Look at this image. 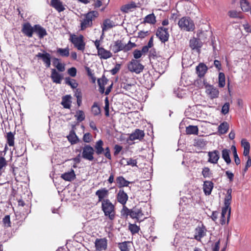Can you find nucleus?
Wrapping results in <instances>:
<instances>
[{"instance_id": "nucleus-1", "label": "nucleus", "mask_w": 251, "mask_h": 251, "mask_svg": "<svg viewBox=\"0 0 251 251\" xmlns=\"http://www.w3.org/2000/svg\"><path fill=\"white\" fill-rule=\"evenodd\" d=\"M99 13L97 11H90L81 16L80 20V28L84 30L88 27H91L93 25V22L98 17Z\"/></svg>"}, {"instance_id": "nucleus-2", "label": "nucleus", "mask_w": 251, "mask_h": 251, "mask_svg": "<svg viewBox=\"0 0 251 251\" xmlns=\"http://www.w3.org/2000/svg\"><path fill=\"white\" fill-rule=\"evenodd\" d=\"M136 44L132 43L129 41L127 44H125L121 40H117L111 44L110 48L112 50L114 53H118L120 51L127 52L131 50L133 48L136 47Z\"/></svg>"}, {"instance_id": "nucleus-3", "label": "nucleus", "mask_w": 251, "mask_h": 251, "mask_svg": "<svg viewBox=\"0 0 251 251\" xmlns=\"http://www.w3.org/2000/svg\"><path fill=\"white\" fill-rule=\"evenodd\" d=\"M101 209L104 213V216L108 219L113 221L116 217V208L110 200L106 199L102 201L101 206Z\"/></svg>"}, {"instance_id": "nucleus-4", "label": "nucleus", "mask_w": 251, "mask_h": 251, "mask_svg": "<svg viewBox=\"0 0 251 251\" xmlns=\"http://www.w3.org/2000/svg\"><path fill=\"white\" fill-rule=\"evenodd\" d=\"M104 143L102 140L100 139L97 141L94 146L95 153L97 155H100L102 153L105 157L109 160H111L112 157L110 153V148L108 147L103 148Z\"/></svg>"}, {"instance_id": "nucleus-5", "label": "nucleus", "mask_w": 251, "mask_h": 251, "mask_svg": "<svg viewBox=\"0 0 251 251\" xmlns=\"http://www.w3.org/2000/svg\"><path fill=\"white\" fill-rule=\"evenodd\" d=\"M84 39V37L81 34L77 36L74 34H71L69 38V41L74 45V47L82 51L84 50L86 45Z\"/></svg>"}, {"instance_id": "nucleus-6", "label": "nucleus", "mask_w": 251, "mask_h": 251, "mask_svg": "<svg viewBox=\"0 0 251 251\" xmlns=\"http://www.w3.org/2000/svg\"><path fill=\"white\" fill-rule=\"evenodd\" d=\"M179 28L186 31H193L195 29L193 21L188 17H183L178 22Z\"/></svg>"}, {"instance_id": "nucleus-7", "label": "nucleus", "mask_w": 251, "mask_h": 251, "mask_svg": "<svg viewBox=\"0 0 251 251\" xmlns=\"http://www.w3.org/2000/svg\"><path fill=\"white\" fill-rule=\"evenodd\" d=\"M82 157L92 161L94 159L95 150L90 145L85 144L82 149Z\"/></svg>"}, {"instance_id": "nucleus-8", "label": "nucleus", "mask_w": 251, "mask_h": 251, "mask_svg": "<svg viewBox=\"0 0 251 251\" xmlns=\"http://www.w3.org/2000/svg\"><path fill=\"white\" fill-rule=\"evenodd\" d=\"M127 68L130 72L138 74L143 71L144 66L140 63V61L132 59L128 64Z\"/></svg>"}, {"instance_id": "nucleus-9", "label": "nucleus", "mask_w": 251, "mask_h": 251, "mask_svg": "<svg viewBox=\"0 0 251 251\" xmlns=\"http://www.w3.org/2000/svg\"><path fill=\"white\" fill-rule=\"evenodd\" d=\"M204 84L205 93L209 98L213 100L219 97L220 92L218 88L214 87L213 85L207 83H204Z\"/></svg>"}, {"instance_id": "nucleus-10", "label": "nucleus", "mask_w": 251, "mask_h": 251, "mask_svg": "<svg viewBox=\"0 0 251 251\" xmlns=\"http://www.w3.org/2000/svg\"><path fill=\"white\" fill-rule=\"evenodd\" d=\"M156 36L162 42L165 43L168 41L170 36L168 28L164 27H158L156 32Z\"/></svg>"}, {"instance_id": "nucleus-11", "label": "nucleus", "mask_w": 251, "mask_h": 251, "mask_svg": "<svg viewBox=\"0 0 251 251\" xmlns=\"http://www.w3.org/2000/svg\"><path fill=\"white\" fill-rule=\"evenodd\" d=\"M130 217L133 219H135L136 222L139 223H140L146 218L144 217V214L141 208L139 209L136 208L132 209Z\"/></svg>"}, {"instance_id": "nucleus-12", "label": "nucleus", "mask_w": 251, "mask_h": 251, "mask_svg": "<svg viewBox=\"0 0 251 251\" xmlns=\"http://www.w3.org/2000/svg\"><path fill=\"white\" fill-rule=\"evenodd\" d=\"M231 213L230 208H226L225 210V207H223L222 209L221 217L220 220V223L221 225H224L226 224H228L230 219V216Z\"/></svg>"}, {"instance_id": "nucleus-13", "label": "nucleus", "mask_w": 251, "mask_h": 251, "mask_svg": "<svg viewBox=\"0 0 251 251\" xmlns=\"http://www.w3.org/2000/svg\"><path fill=\"white\" fill-rule=\"evenodd\" d=\"M202 43L200 39L193 37L189 41V46L193 50H196L200 53L201 49L202 46Z\"/></svg>"}, {"instance_id": "nucleus-14", "label": "nucleus", "mask_w": 251, "mask_h": 251, "mask_svg": "<svg viewBox=\"0 0 251 251\" xmlns=\"http://www.w3.org/2000/svg\"><path fill=\"white\" fill-rule=\"evenodd\" d=\"M206 228L203 225H202L201 226L196 227L195 229L194 239L198 241H201V239L206 236Z\"/></svg>"}, {"instance_id": "nucleus-15", "label": "nucleus", "mask_w": 251, "mask_h": 251, "mask_svg": "<svg viewBox=\"0 0 251 251\" xmlns=\"http://www.w3.org/2000/svg\"><path fill=\"white\" fill-rule=\"evenodd\" d=\"M21 31L27 37H32L34 33V26L32 27L29 22H26L23 25Z\"/></svg>"}, {"instance_id": "nucleus-16", "label": "nucleus", "mask_w": 251, "mask_h": 251, "mask_svg": "<svg viewBox=\"0 0 251 251\" xmlns=\"http://www.w3.org/2000/svg\"><path fill=\"white\" fill-rule=\"evenodd\" d=\"M116 200L118 202L123 205H126L128 199L127 194L123 189H120L116 195Z\"/></svg>"}, {"instance_id": "nucleus-17", "label": "nucleus", "mask_w": 251, "mask_h": 251, "mask_svg": "<svg viewBox=\"0 0 251 251\" xmlns=\"http://www.w3.org/2000/svg\"><path fill=\"white\" fill-rule=\"evenodd\" d=\"M95 195L98 198V201L102 203L103 201L107 199L106 198L109 195V191L106 188H102L98 190L96 192Z\"/></svg>"}, {"instance_id": "nucleus-18", "label": "nucleus", "mask_w": 251, "mask_h": 251, "mask_svg": "<svg viewBox=\"0 0 251 251\" xmlns=\"http://www.w3.org/2000/svg\"><path fill=\"white\" fill-rule=\"evenodd\" d=\"M95 244L97 251L105 250L107 247V240L105 238H97L95 241Z\"/></svg>"}, {"instance_id": "nucleus-19", "label": "nucleus", "mask_w": 251, "mask_h": 251, "mask_svg": "<svg viewBox=\"0 0 251 251\" xmlns=\"http://www.w3.org/2000/svg\"><path fill=\"white\" fill-rule=\"evenodd\" d=\"M209 157L208 161L212 164L217 163L220 158V152L218 150H214L208 152Z\"/></svg>"}, {"instance_id": "nucleus-20", "label": "nucleus", "mask_w": 251, "mask_h": 251, "mask_svg": "<svg viewBox=\"0 0 251 251\" xmlns=\"http://www.w3.org/2000/svg\"><path fill=\"white\" fill-rule=\"evenodd\" d=\"M51 79L53 82L56 84H61L63 79V75L59 74L55 69L51 70Z\"/></svg>"}, {"instance_id": "nucleus-21", "label": "nucleus", "mask_w": 251, "mask_h": 251, "mask_svg": "<svg viewBox=\"0 0 251 251\" xmlns=\"http://www.w3.org/2000/svg\"><path fill=\"white\" fill-rule=\"evenodd\" d=\"M36 56L38 58H41L43 62L45 64L47 68H49L50 66V53L46 52L45 53H42L39 52L36 55Z\"/></svg>"}, {"instance_id": "nucleus-22", "label": "nucleus", "mask_w": 251, "mask_h": 251, "mask_svg": "<svg viewBox=\"0 0 251 251\" xmlns=\"http://www.w3.org/2000/svg\"><path fill=\"white\" fill-rule=\"evenodd\" d=\"M145 136V133L143 130L139 129H136L134 132L129 135V139L131 141H134L137 139L141 140Z\"/></svg>"}, {"instance_id": "nucleus-23", "label": "nucleus", "mask_w": 251, "mask_h": 251, "mask_svg": "<svg viewBox=\"0 0 251 251\" xmlns=\"http://www.w3.org/2000/svg\"><path fill=\"white\" fill-rule=\"evenodd\" d=\"M97 52L98 55L101 59H107L112 56V53L111 51L105 49L103 47L100 49Z\"/></svg>"}, {"instance_id": "nucleus-24", "label": "nucleus", "mask_w": 251, "mask_h": 251, "mask_svg": "<svg viewBox=\"0 0 251 251\" xmlns=\"http://www.w3.org/2000/svg\"><path fill=\"white\" fill-rule=\"evenodd\" d=\"M232 189L229 188L226 191V194L225 196V197L224 198V207H225V210L226 208H230V204L231 203V200H232Z\"/></svg>"}, {"instance_id": "nucleus-25", "label": "nucleus", "mask_w": 251, "mask_h": 251, "mask_svg": "<svg viewBox=\"0 0 251 251\" xmlns=\"http://www.w3.org/2000/svg\"><path fill=\"white\" fill-rule=\"evenodd\" d=\"M34 32L37 34L40 39L44 38L47 35V32L45 28L41 26L40 25H34Z\"/></svg>"}, {"instance_id": "nucleus-26", "label": "nucleus", "mask_w": 251, "mask_h": 251, "mask_svg": "<svg viewBox=\"0 0 251 251\" xmlns=\"http://www.w3.org/2000/svg\"><path fill=\"white\" fill-rule=\"evenodd\" d=\"M214 187V183L211 181L206 180L203 182V190L205 195H210Z\"/></svg>"}, {"instance_id": "nucleus-27", "label": "nucleus", "mask_w": 251, "mask_h": 251, "mask_svg": "<svg viewBox=\"0 0 251 251\" xmlns=\"http://www.w3.org/2000/svg\"><path fill=\"white\" fill-rule=\"evenodd\" d=\"M196 73L198 76L200 78L204 76L207 71V67L203 63H201L196 67Z\"/></svg>"}, {"instance_id": "nucleus-28", "label": "nucleus", "mask_w": 251, "mask_h": 251, "mask_svg": "<svg viewBox=\"0 0 251 251\" xmlns=\"http://www.w3.org/2000/svg\"><path fill=\"white\" fill-rule=\"evenodd\" d=\"M50 5L59 12L65 10V8L60 0H51Z\"/></svg>"}, {"instance_id": "nucleus-29", "label": "nucleus", "mask_w": 251, "mask_h": 251, "mask_svg": "<svg viewBox=\"0 0 251 251\" xmlns=\"http://www.w3.org/2000/svg\"><path fill=\"white\" fill-rule=\"evenodd\" d=\"M116 182L119 188L127 187L131 182L126 180L123 176H119L116 179Z\"/></svg>"}, {"instance_id": "nucleus-30", "label": "nucleus", "mask_w": 251, "mask_h": 251, "mask_svg": "<svg viewBox=\"0 0 251 251\" xmlns=\"http://www.w3.org/2000/svg\"><path fill=\"white\" fill-rule=\"evenodd\" d=\"M61 177L66 181H71L75 178V175L74 170L71 169V171L62 174Z\"/></svg>"}, {"instance_id": "nucleus-31", "label": "nucleus", "mask_w": 251, "mask_h": 251, "mask_svg": "<svg viewBox=\"0 0 251 251\" xmlns=\"http://www.w3.org/2000/svg\"><path fill=\"white\" fill-rule=\"evenodd\" d=\"M115 26V25L113 21L109 19H105L103 21L102 25H101L102 31L104 32Z\"/></svg>"}, {"instance_id": "nucleus-32", "label": "nucleus", "mask_w": 251, "mask_h": 251, "mask_svg": "<svg viewBox=\"0 0 251 251\" xmlns=\"http://www.w3.org/2000/svg\"><path fill=\"white\" fill-rule=\"evenodd\" d=\"M241 146L244 148L243 155L245 156H248L250 151V144L246 139L241 140Z\"/></svg>"}, {"instance_id": "nucleus-33", "label": "nucleus", "mask_w": 251, "mask_h": 251, "mask_svg": "<svg viewBox=\"0 0 251 251\" xmlns=\"http://www.w3.org/2000/svg\"><path fill=\"white\" fill-rule=\"evenodd\" d=\"M136 7V3L134 1H131L129 3L126 4L121 6V10L124 13H127L129 11H131L132 9L135 8Z\"/></svg>"}, {"instance_id": "nucleus-34", "label": "nucleus", "mask_w": 251, "mask_h": 251, "mask_svg": "<svg viewBox=\"0 0 251 251\" xmlns=\"http://www.w3.org/2000/svg\"><path fill=\"white\" fill-rule=\"evenodd\" d=\"M56 53L57 55L62 57H67L70 55V50L69 48H57Z\"/></svg>"}, {"instance_id": "nucleus-35", "label": "nucleus", "mask_w": 251, "mask_h": 251, "mask_svg": "<svg viewBox=\"0 0 251 251\" xmlns=\"http://www.w3.org/2000/svg\"><path fill=\"white\" fill-rule=\"evenodd\" d=\"M229 129V125L226 122L221 123L218 127V131L220 134L226 133Z\"/></svg>"}, {"instance_id": "nucleus-36", "label": "nucleus", "mask_w": 251, "mask_h": 251, "mask_svg": "<svg viewBox=\"0 0 251 251\" xmlns=\"http://www.w3.org/2000/svg\"><path fill=\"white\" fill-rule=\"evenodd\" d=\"M71 97L70 95H66L62 98L61 104L65 108L70 109L71 107Z\"/></svg>"}, {"instance_id": "nucleus-37", "label": "nucleus", "mask_w": 251, "mask_h": 251, "mask_svg": "<svg viewBox=\"0 0 251 251\" xmlns=\"http://www.w3.org/2000/svg\"><path fill=\"white\" fill-rule=\"evenodd\" d=\"M240 7L243 12H249L251 10V5L248 0H243L240 3Z\"/></svg>"}, {"instance_id": "nucleus-38", "label": "nucleus", "mask_w": 251, "mask_h": 251, "mask_svg": "<svg viewBox=\"0 0 251 251\" xmlns=\"http://www.w3.org/2000/svg\"><path fill=\"white\" fill-rule=\"evenodd\" d=\"M227 14L231 18H238L242 19L244 18V16L241 11H237L235 10H229Z\"/></svg>"}, {"instance_id": "nucleus-39", "label": "nucleus", "mask_w": 251, "mask_h": 251, "mask_svg": "<svg viewBox=\"0 0 251 251\" xmlns=\"http://www.w3.org/2000/svg\"><path fill=\"white\" fill-rule=\"evenodd\" d=\"M91 112L94 116L101 115V109L97 102H94L91 107Z\"/></svg>"}, {"instance_id": "nucleus-40", "label": "nucleus", "mask_w": 251, "mask_h": 251, "mask_svg": "<svg viewBox=\"0 0 251 251\" xmlns=\"http://www.w3.org/2000/svg\"><path fill=\"white\" fill-rule=\"evenodd\" d=\"M7 143L10 147L14 146L15 144V138H14V134L12 132H9L7 133L6 135L5 136Z\"/></svg>"}, {"instance_id": "nucleus-41", "label": "nucleus", "mask_w": 251, "mask_h": 251, "mask_svg": "<svg viewBox=\"0 0 251 251\" xmlns=\"http://www.w3.org/2000/svg\"><path fill=\"white\" fill-rule=\"evenodd\" d=\"M67 138L71 144H76L79 141L78 138L73 130L71 131L69 135L67 136Z\"/></svg>"}, {"instance_id": "nucleus-42", "label": "nucleus", "mask_w": 251, "mask_h": 251, "mask_svg": "<svg viewBox=\"0 0 251 251\" xmlns=\"http://www.w3.org/2000/svg\"><path fill=\"white\" fill-rule=\"evenodd\" d=\"M53 64L59 72H63L65 70V65L59 62V59L54 58L53 59Z\"/></svg>"}, {"instance_id": "nucleus-43", "label": "nucleus", "mask_w": 251, "mask_h": 251, "mask_svg": "<svg viewBox=\"0 0 251 251\" xmlns=\"http://www.w3.org/2000/svg\"><path fill=\"white\" fill-rule=\"evenodd\" d=\"M230 151L228 149H225L222 150V156L227 164L231 163V159L229 157Z\"/></svg>"}, {"instance_id": "nucleus-44", "label": "nucleus", "mask_w": 251, "mask_h": 251, "mask_svg": "<svg viewBox=\"0 0 251 251\" xmlns=\"http://www.w3.org/2000/svg\"><path fill=\"white\" fill-rule=\"evenodd\" d=\"M156 22V17L153 13L147 15L144 20V23H148L150 24H155Z\"/></svg>"}, {"instance_id": "nucleus-45", "label": "nucleus", "mask_w": 251, "mask_h": 251, "mask_svg": "<svg viewBox=\"0 0 251 251\" xmlns=\"http://www.w3.org/2000/svg\"><path fill=\"white\" fill-rule=\"evenodd\" d=\"M199 130L197 126H189L186 127V132L187 134H198Z\"/></svg>"}, {"instance_id": "nucleus-46", "label": "nucleus", "mask_w": 251, "mask_h": 251, "mask_svg": "<svg viewBox=\"0 0 251 251\" xmlns=\"http://www.w3.org/2000/svg\"><path fill=\"white\" fill-rule=\"evenodd\" d=\"M65 82L73 89L76 88L78 85V84L75 79L71 78L70 77L65 78Z\"/></svg>"}, {"instance_id": "nucleus-47", "label": "nucleus", "mask_w": 251, "mask_h": 251, "mask_svg": "<svg viewBox=\"0 0 251 251\" xmlns=\"http://www.w3.org/2000/svg\"><path fill=\"white\" fill-rule=\"evenodd\" d=\"M118 246L121 251H129L130 242L129 241L119 243Z\"/></svg>"}, {"instance_id": "nucleus-48", "label": "nucleus", "mask_w": 251, "mask_h": 251, "mask_svg": "<svg viewBox=\"0 0 251 251\" xmlns=\"http://www.w3.org/2000/svg\"><path fill=\"white\" fill-rule=\"evenodd\" d=\"M225 75L223 73H220L218 76V86L223 88L225 86Z\"/></svg>"}, {"instance_id": "nucleus-49", "label": "nucleus", "mask_w": 251, "mask_h": 251, "mask_svg": "<svg viewBox=\"0 0 251 251\" xmlns=\"http://www.w3.org/2000/svg\"><path fill=\"white\" fill-rule=\"evenodd\" d=\"M123 206V208L121 211V216L126 218H127L128 216L130 217L132 209H128L125 205Z\"/></svg>"}, {"instance_id": "nucleus-50", "label": "nucleus", "mask_w": 251, "mask_h": 251, "mask_svg": "<svg viewBox=\"0 0 251 251\" xmlns=\"http://www.w3.org/2000/svg\"><path fill=\"white\" fill-rule=\"evenodd\" d=\"M75 117L76 118V120L81 122L84 120L85 116L84 112L82 110H79L76 111V114L75 115Z\"/></svg>"}, {"instance_id": "nucleus-51", "label": "nucleus", "mask_w": 251, "mask_h": 251, "mask_svg": "<svg viewBox=\"0 0 251 251\" xmlns=\"http://www.w3.org/2000/svg\"><path fill=\"white\" fill-rule=\"evenodd\" d=\"M128 229L131 232V234L133 235L137 233L139 231L140 228L139 226L135 224H129L128 226Z\"/></svg>"}, {"instance_id": "nucleus-52", "label": "nucleus", "mask_w": 251, "mask_h": 251, "mask_svg": "<svg viewBox=\"0 0 251 251\" xmlns=\"http://www.w3.org/2000/svg\"><path fill=\"white\" fill-rule=\"evenodd\" d=\"M231 149L233 152V157H234V162L237 165H238L240 164L241 161H240V159L237 154L236 147L234 146H232Z\"/></svg>"}, {"instance_id": "nucleus-53", "label": "nucleus", "mask_w": 251, "mask_h": 251, "mask_svg": "<svg viewBox=\"0 0 251 251\" xmlns=\"http://www.w3.org/2000/svg\"><path fill=\"white\" fill-rule=\"evenodd\" d=\"M7 161L5 158L3 156H0V176H1L3 171H2L3 168L7 166Z\"/></svg>"}, {"instance_id": "nucleus-54", "label": "nucleus", "mask_w": 251, "mask_h": 251, "mask_svg": "<svg viewBox=\"0 0 251 251\" xmlns=\"http://www.w3.org/2000/svg\"><path fill=\"white\" fill-rule=\"evenodd\" d=\"M202 175L204 178L210 177L212 176V173L208 167H204L202 171Z\"/></svg>"}, {"instance_id": "nucleus-55", "label": "nucleus", "mask_w": 251, "mask_h": 251, "mask_svg": "<svg viewBox=\"0 0 251 251\" xmlns=\"http://www.w3.org/2000/svg\"><path fill=\"white\" fill-rule=\"evenodd\" d=\"M105 106L104 107L105 111V115L106 117L109 116V102L107 97L104 100Z\"/></svg>"}, {"instance_id": "nucleus-56", "label": "nucleus", "mask_w": 251, "mask_h": 251, "mask_svg": "<svg viewBox=\"0 0 251 251\" xmlns=\"http://www.w3.org/2000/svg\"><path fill=\"white\" fill-rule=\"evenodd\" d=\"M82 139L85 143H89L92 140V136L91 133L87 132L84 134Z\"/></svg>"}, {"instance_id": "nucleus-57", "label": "nucleus", "mask_w": 251, "mask_h": 251, "mask_svg": "<svg viewBox=\"0 0 251 251\" xmlns=\"http://www.w3.org/2000/svg\"><path fill=\"white\" fill-rule=\"evenodd\" d=\"M2 222L4 226L6 227L11 226V221L10 215H6L2 219Z\"/></svg>"}, {"instance_id": "nucleus-58", "label": "nucleus", "mask_w": 251, "mask_h": 251, "mask_svg": "<svg viewBox=\"0 0 251 251\" xmlns=\"http://www.w3.org/2000/svg\"><path fill=\"white\" fill-rule=\"evenodd\" d=\"M230 104L229 102H226L222 106L221 112L224 115H226L229 112Z\"/></svg>"}, {"instance_id": "nucleus-59", "label": "nucleus", "mask_w": 251, "mask_h": 251, "mask_svg": "<svg viewBox=\"0 0 251 251\" xmlns=\"http://www.w3.org/2000/svg\"><path fill=\"white\" fill-rule=\"evenodd\" d=\"M108 81V79L104 75H103L101 78L98 79V83L99 85L105 86Z\"/></svg>"}, {"instance_id": "nucleus-60", "label": "nucleus", "mask_w": 251, "mask_h": 251, "mask_svg": "<svg viewBox=\"0 0 251 251\" xmlns=\"http://www.w3.org/2000/svg\"><path fill=\"white\" fill-rule=\"evenodd\" d=\"M67 73L71 76L75 77L76 75L77 70L75 67H72L68 70Z\"/></svg>"}, {"instance_id": "nucleus-61", "label": "nucleus", "mask_w": 251, "mask_h": 251, "mask_svg": "<svg viewBox=\"0 0 251 251\" xmlns=\"http://www.w3.org/2000/svg\"><path fill=\"white\" fill-rule=\"evenodd\" d=\"M137 161L136 159L132 158L126 159V165H130L132 167L137 166Z\"/></svg>"}, {"instance_id": "nucleus-62", "label": "nucleus", "mask_w": 251, "mask_h": 251, "mask_svg": "<svg viewBox=\"0 0 251 251\" xmlns=\"http://www.w3.org/2000/svg\"><path fill=\"white\" fill-rule=\"evenodd\" d=\"M142 51L139 50H135L133 52V55L135 59L137 60L140 58L142 55Z\"/></svg>"}, {"instance_id": "nucleus-63", "label": "nucleus", "mask_w": 251, "mask_h": 251, "mask_svg": "<svg viewBox=\"0 0 251 251\" xmlns=\"http://www.w3.org/2000/svg\"><path fill=\"white\" fill-rule=\"evenodd\" d=\"M121 65L120 64H116L115 67L111 69L110 72L112 75H115L119 71Z\"/></svg>"}, {"instance_id": "nucleus-64", "label": "nucleus", "mask_w": 251, "mask_h": 251, "mask_svg": "<svg viewBox=\"0 0 251 251\" xmlns=\"http://www.w3.org/2000/svg\"><path fill=\"white\" fill-rule=\"evenodd\" d=\"M150 34V31H140L138 33V36L137 37L140 39L144 38L145 37H146L147 35H148Z\"/></svg>"}]
</instances>
